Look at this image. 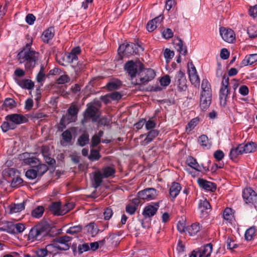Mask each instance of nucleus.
I'll use <instances>...</instances> for the list:
<instances>
[{"mask_svg":"<svg viewBox=\"0 0 257 257\" xmlns=\"http://www.w3.org/2000/svg\"><path fill=\"white\" fill-rule=\"evenodd\" d=\"M27 41L22 50L18 54L17 57L20 63L24 64L27 71H31L35 67L39 60L40 54L32 49L33 38L27 36Z\"/></svg>","mask_w":257,"mask_h":257,"instance_id":"1","label":"nucleus"},{"mask_svg":"<svg viewBox=\"0 0 257 257\" xmlns=\"http://www.w3.org/2000/svg\"><path fill=\"white\" fill-rule=\"evenodd\" d=\"M139 49L142 51L144 49L140 45L133 43L122 44L118 49V54L122 58L123 57H128L139 52Z\"/></svg>","mask_w":257,"mask_h":257,"instance_id":"2","label":"nucleus"},{"mask_svg":"<svg viewBox=\"0 0 257 257\" xmlns=\"http://www.w3.org/2000/svg\"><path fill=\"white\" fill-rule=\"evenodd\" d=\"M47 226L43 224H38L30 230L28 238L32 241L41 240L48 234Z\"/></svg>","mask_w":257,"mask_h":257,"instance_id":"3","label":"nucleus"},{"mask_svg":"<svg viewBox=\"0 0 257 257\" xmlns=\"http://www.w3.org/2000/svg\"><path fill=\"white\" fill-rule=\"evenodd\" d=\"M156 75L155 71L152 69H145L144 66L138 74V76L133 84L141 85L148 83L153 79Z\"/></svg>","mask_w":257,"mask_h":257,"instance_id":"4","label":"nucleus"},{"mask_svg":"<svg viewBox=\"0 0 257 257\" xmlns=\"http://www.w3.org/2000/svg\"><path fill=\"white\" fill-rule=\"evenodd\" d=\"M143 64L140 61L134 62L129 61L124 65V69L131 77L132 83L135 82L134 79L137 78L138 74L143 68Z\"/></svg>","mask_w":257,"mask_h":257,"instance_id":"5","label":"nucleus"},{"mask_svg":"<svg viewBox=\"0 0 257 257\" xmlns=\"http://www.w3.org/2000/svg\"><path fill=\"white\" fill-rule=\"evenodd\" d=\"M229 78L223 76L221 83V86L219 90V99L220 105L225 107L227 104V100L228 98L229 90L228 88Z\"/></svg>","mask_w":257,"mask_h":257,"instance_id":"6","label":"nucleus"},{"mask_svg":"<svg viewBox=\"0 0 257 257\" xmlns=\"http://www.w3.org/2000/svg\"><path fill=\"white\" fill-rule=\"evenodd\" d=\"M99 116V109L93 105H88L85 111L84 118L82 120L81 123L84 124L90 118H92L93 121L95 122L97 121Z\"/></svg>","mask_w":257,"mask_h":257,"instance_id":"7","label":"nucleus"},{"mask_svg":"<svg viewBox=\"0 0 257 257\" xmlns=\"http://www.w3.org/2000/svg\"><path fill=\"white\" fill-rule=\"evenodd\" d=\"M71 239V237L69 236L64 235L57 237L53 241L59 251L67 250L70 248L71 244L70 242Z\"/></svg>","mask_w":257,"mask_h":257,"instance_id":"8","label":"nucleus"},{"mask_svg":"<svg viewBox=\"0 0 257 257\" xmlns=\"http://www.w3.org/2000/svg\"><path fill=\"white\" fill-rule=\"evenodd\" d=\"M187 82L184 72L181 70L178 71L175 77V84L177 86L179 91H185L187 90Z\"/></svg>","mask_w":257,"mask_h":257,"instance_id":"9","label":"nucleus"},{"mask_svg":"<svg viewBox=\"0 0 257 257\" xmlns=\"http://www.w3.org/2000/svg\"><path fill=\"white\" fill-rule=\"evenodd\" d=\"M140 199L150 200L155 199L157 196V190L153 188H148L140 191L138 193Z\"/></svg>","mask_w":257,"mask_h":257,"instance_id":"10","label":"nucleus"},{"mask_svg":"<svg viewBox=\"0 0 257 257\" xmlns=\"http://www.w3.org/2000/svg\"><path fill=\"white\" fill-rule=\"evenodd\" d=\"M5 119L7 121H10L15 128L17 125L25 123L28 121V118L25 116L18 113L9 114L6 116Z\"/></svg>","mask_w":257,"mask_h":257,"instance_id":"11","label":"nucleus"},{"mask_svg":"<svg viewBox=\"0 0 257 257\" xmlns=\"http://www.w3.org/2000/svg\"><path fill=\"white\" fill-rule=\"evenodd\" d=\"M242 197L246 203L253 204L257 202V194L250 188L243 190Z\"/></svg>","mask_w":257,"mask_h":257,"instance_id":"12","label":"nucleus"},{"mask_svg":"<svg viewBox=\"0 0 257 257\" xmlns=\"http://www.w3.org/2000/svg\"><path fill=\"white\" fill-rule=\"evenodd\" d=\"M220 34L222 38L228 43H232L235 39V34L233 30L221 27L220 28Z\"/></svg>","mask_w":257,"mask_h":257,"instance_id":"13","label":"nucleus"},{"mask_svg":"<svg viewBox=\"0 0 257 257\" xmlns=\"http://www.w3.org/2000/svg\"><path fill=\"white\" fill-rule=\"evenodd\" d=\"M197 183L200 187L206 191L214 192L216 189V185L215 183L203 179L198 178Z\"/></svg>","mask_w":257,"mask_h":257,"instance_id":"14","label":"nucleus"},{"mask_svg":"<svg viewBox=\"0 0 257 257\" xmlns=\"http://www.w3.org/2000/svg\"><path fill=\"white\" fill-rule=\"evenodd\" d=\"M20 158L23 161L24 164L31 166L32 167H35L38 164L39 161L36 158L32 156L29 153H25L20 155Z\"/></svg>","mask_w":257,"mask_h":257,"instance_id":"15","label":"nucleus"},{"mask_svg":"<svg viewBox=\"0 0 257 257\" xmlns=\"http://www.w3.org/2000/svg\"><path fill=\"white\" fill-rule=\"evenodd\" d=\"M159 207L158 203H156L155 205H147L144 208L142 214L145 218H150L156 213Z\"/></svg>","mask_w":257,"mask_h":257,"instance_id":"16","label":"nucleus"},{"mask_svg":"<svg viewBox=\"0 0 257 257\" xmlns=\"http://www.w3.org/2000/svg\"><path fill=\"white\" fill-rule=\"evenodd\" d=\"M164 17L162 14H160L158 17H156L154 19L149 21L147 25V29L149 32H153L161 24Z\"/></svg>","mask_w":257,"mask_h":257,"instance_id":"17","label":"nucleus"},{"mask_svg":"<svg viewBox=\"0 0 257 257\" xmlns=\"http://www.w3.org/2000/svg\"><path fill=\"white\" fill-rule=\"evenodd\" d=\"M81 49L79 47H76L72 49L67 56V61L72 64H75L78 61V55L80 54Z\"/></svg>","mask_w":257,"mask_h":257,"instance_id":"18","label":"nucleus"},{"mask_svg":"<svg viewBox=\"0 0 257 257\" xmlns=\"http://www.w3.org/2000/svg\"><path fill=\"white\" fill-rule=\"evenodd\" d=\"M62 140L60 141L61 145L63 147L71 145L72 135L69 130L65 131L61 135Z\"/></svg>","mask_w":257,"mask_h":257,"instance_id":"19","label":"nucleus"},{"mask_svg":"<svg viewBox=\"0 0 257 257\" xmlns=\"http://www.w3.org/2000/svg\"><path fill=\"white\" fill-rule=\"evenodd\" d=\"M212 94H201L200 106L202 110H206L211 102Z\"/></svg>","mask_w":257,"mask_h":257,"instance_id":"20","label":"nucleus"},{"mask_svg":"<svg viewBox=\"0 0 257 257\" xmlns=\"http://www.w3.org/2000/svg\"><path fill=\"white\" fill-rule=\"evenodd\" d=\"M17 83L22 88L28 90L32 89L34 87V83L30 79H16Z\"/></svg>","mask_w":257,"mask_h":257,"instance_id":"21","label":"nucleus"},{"mask_svg":"<svg viewBox=\"0 0 257 257\" xmlns=\"http://www.w3.org/2000/svg\"><path fill=\"white\" fill-rule=\"evenodd\" d=\"M159 135V131L156 130L150 131L146 138L141 142V145L146 146L151 143Z\"/></svg>","mask_w":257,"mask_h":257,"instance_id":"22","label":"nucleus"},{"mask_svg":"<svg viewBox=\"0 0 257 257\" xmlns=\"http://www.w3.org/2000/svg\"><path fill=\"white\" fill-rule=\"evenodd\" d=\"M8 227L9 232L12 233H22L25 229V224L21 223L10 224Z\"/></svg>","mask_w":257,"mask_h":257,"instance_id":"23","label":"nucleus"},{"mask_svg":"<svg viewBox=\"0 0 257 257\" xmlns=\"http://www.w3.org/2000/svg\"><path fill=\"white\" fill-rule=\"evenodd\" d=\"M186 163L189 167L196 171L198 172L201 171V168L203 166L201 165H199L196 159L193 157L189 156L186 159Z\"/></svg>","mask_w":257,"mask_h":257,"instance_id":"24","label":"nucleus"},{"mask_svg":"<svg viewBox=\"0 0 257 257\" xmlns=\"http://www.w3.org/2000/svg\"><path fill=\"white\" fill-rule=\"evenodd\" d=\"M242 144L239 145L237 147L232 148L229 153V157L230 159L235 161L240 155L243 154Z\"/></svg>","mask_w":257,"mask_h":257,"instance_id":"25","label":"nucleus"},{"mask_svg":"<svg viewBox=\"0 0 257 257\" xmlns=\"http://www.w3.org/2000/svg\"><path fill=\"white\" fill-rule=\"evenodd\" d=\"M212 251V244L211 243H207L204 245L199 249L200 255L202 257H208L210 255Z\"/></svg>","mask_w":257,"mask_h":257,"instance_id":"26","label":"nucleus"},{"mask_svg":"<svg viewBox=\"0 0 257 257\" xmlns=\"http://www.w3.org/2000/svg\"><path fill=\"white\" fill-rule=\"evenodd\" d=\"M54 36V29L53 27H50L43 33L42 39L45 43H48Z\"/></svg>","mask_w":257,"mask_h":257,"instance_id":"27","label":"nucleus"},{"mask_svg":"<svg viewBox=\"0 0 257 257\" xmlns=\"http://www.w3.org/2000/svg\"><path fill=\"white\" fill-rule=\"evenodd\" d=\"M181 189V185L177 182H173L170 188L169 194L173 199L175 198L179 194Z\"/></svg>","mask_w":257,"mask_h":257,"instance_id":"28","label":"nucleus"},{"mask_svg":"<svg viewBox=\"0 0 257 257\" xmlns=\"http://www.w3.org/2000/svg\"><path fill=\"white\" fill-rule=\"evenodd\" d=\"M99 171L102 174L104 178H107L114 176L115 173V169L110 166H106L102 168Z\"/></svg>","mask_w":257,"mask_h":257,"instance_id":"29","label":"nucleus"},{"mask_svg":"<svg viewBox=\"0 0 257 257\" xmlns=\"http://www.w3.org/2000/svg\"><path fill=\"white\" fill-rule=\"evenodd\" d=\"M242 150L244 153H250L255 151L257 145L252 142H248L245 145L242 144Z\"/></svg>","mask_w":257,"mask_h":257,"instance_id":"30","label":"nucleus"},{"mask_svg":"<svg viewBox=\"0 0 257 257\" xmlns=\"http://www.w3.org/2000/svg\"><path fill=\"white\" fill-rule=\"evenodd\" d=\"M45 247L48 254L51 255L52 257L58 253L60 251L53 241H52L51 243L47 245Z\"/></svg>","mask_w":257,"mask_h":257,"instance_id":"31","label":"nucleus"},{"mask_svg":"<svg viewBox=\"0 0 257 257\" xmlns=\"http://www.w3.org/2000/svg\"><path fill=\"white\" fill-rule=\"evenodd\" d=\"M257 61V54H252L246 56L242 60L241 63L244 66L251 65Z\"/></svg>","mask_w":257,"mask_h":257,"instance_id":"32","label":"nucleus"},{"mask_svg":"<svg viewBox=\"0 0 257 257\" xmlns=\"http://www.w3.org/2000/svg\"><path fill=\"white\" fill-rule=\"evenodd\" d=\"M200 227L199 223H193L191 225L187 226L186 228V231L190 235H194L200 231Z\"/></svg>","mask_w":257,"mask_h":257,"instance_id":"33","label":"nucleus"},{"mask_svg":"<svg viewBox=\"0 0 257 257\" xmlns=\"http://www.w3.org/2000/svg\"><path fill=\"white\" fill-rule=\"evenodd\" d=\"M198 143L203 148L209 149L211 146V142L209 141L206 135H202L199 137Z\"/></svg>","mask_w":257,"mask_h":257,"instance_id":"34","label":"nucleus"},{"mask_svg":"<svg viewBox=\"0 0 257 257\" xmlns=\"http://www.w3.org/2000/svg\"><path fill=\"white\" fill-rule=\"evenodd\" d=\"M211 206L209 202L206 199H200L198 203V209L203 213L205 211L210 209Z\"/></svg>","mask_w":257,"mask_h":257,"instance_id":"35","label":"nucleus"},{"mask_svg":"<svg viewBox=\"0 0 257 257\" xmlns=\"http://www.w3.org/2000/svg\"><path fill=\"white\" fill-rule=\"evenodd\" d=\"M104 178L102 174L99 171H97L93 176V186L95 188L98 187L102 182V179Z\"/></svg>","mask_w":257,"mask_h":257,"instance_id":"36","label":"nucleus"},{"mask_svg":"<svg viewBox=\"0 0 257 257\" xmlns=\"http://www.w3.org/2000/svg\"><path fill=\"white\" fill-rule=\"evenodd\" d=\"M38 177L42 176L48 170V167L45 164H40L39 162L34 167Z\"/></svg>","mask_w":257,"mask_h":257,"instance_id":"37","label":"nucleus"},{"mask_svg":"<svg viewBox=\"0 0 257 257\" xmlns=\"http://www.w3.org/2000/svg\"><path fill=\"white\" fill-rule=\"evenodd\" d=\"M61 203L59 202H53L49 206V209L54 215H60Z\"/></svg>","mask_w":257,"mask_h":257,"instance_id":"38","label":"nucleus"},{"mask_svg":"<svg viewBox=\"0 0 257 257\" xmlns=\"http://www.w3.org/2000/svg\"><path fill=\"white\" fill-rule=\"evenodd\" d=\"M44 212V207L42 206H38L32 211L31 215L33 217L39 218L42 217Z\"/></svg>","mask_w":257,"mask_h":257,"instance_id":"39","label":"nucleus"},{"mask_svg":"<svg viewBox=\"0 0 257 257\" xmlns=\"http://www.w3.org/2000/svg\"><path fill=\"white\" fill-rule=\"evenodd\" d=\"M201 88L202 89V91L201 92L202 94H212L210 84L207 80H203L201 84Z\"/></svg>","mask_w":257,"mask_h":257,"instance_id":"40","label":"nucleus"},{"mask_svg":"<svg viewBox=\"0 0 257 257\" xmlns=\"http://www.w3.org/2000/svg\"><path fill=\"white\" fill-rule=\"evenodd\" d=\"M86 227L87 228L88 232H89L92 236H95L99 231H100V229L97 228V226L94 222L90 223L86 226Z\"/></svg>","mask_w":257,"mask_h":257,"instance_id":"41","label":"nucleus"},{"mask_svg":"<svg viewBox=\"0 0 257 257\" xmlns=\"http://www.w3.org/2000/svg\"><path fill=\"white\" fill-rule=\"evenodd\" d=\"M25 208L24 203L14 204L11 205L10 207V213H14L21 212Z\"/></svg>","mask_w":257,"mask_h":257,"instance_id":"42","label":"nucleus"},{"mask_svg":"<svg viewBox=\"0 0 257 257\" xmlns=\"http://www.w3.org/2000/svg\"><path fill=\"white\" fill-rule=\"evenodd\" d=\"M199 122V119L197 117L192 119L187 124L186 126V131L190 132L197 125Z\"/></svg>","mask_w":257,"mask_h":257,"instance_id":"43","label":"nucleus"},{"mask_svg":"<svg viewBox=\"0 0 257 257\" xmlns=\"http://www.w3.org/2000/svg\"><path fill=\"white\" fill-rule=\"evenodd\" d=\"M19 174L18 171L14 168H8L5 171V175L8 177L10 179H13V178L16 177Z\"/></svg>","mask_w":257,"mask_h":257,"instance_id":"44","label":"nucleus"},{"mask_svg":"<svg viewBox=\"0 0 257 257\" xmlns=\"http://www.w3.org/2000/svg\"><path fill=\"white\" fill-rule=\"evenodd\" d=\"M89 136L87 134H82L78 139L77 143L79 146L83 147L88 144L89 142Z\"/></svg>","mask_w":257,"mask_h":257,"instance_id":"45","label":"nucleus"},{"mask_svg":"<svg viewBox=\"0 0 257 257\" xmlns=\"http://www.w3.org/2000/svg\"><path fill=\"white\" fill-rule=\"evenodd\" d=\"M247 33L251 38L257 37V26L252 25L247 28Z\"/></svg>","mask_w":257,"mask_h":257,"instance_id":"46","label":"nucleus"},{"mask_svg":"<svg viewBox=\"0 0 257 257\" xmlns=\"http://www.w3.org/2000/svg\"><path fill=\"white\" fill-rule=\"evenodd\" d=\"M176 45L178 47V51L179 52L180 54L185 55L187 53V50L186 47L184 45L183 41L180 39L179 40Z\"/></svg>","mask_w":257,"mask_h":257,"instance_id":"47","label":"nucleus"},{"mask_svg":"<svg viewBox=\"0 0 257 257\" xmlns=\"http://www.w3.org/2000/svg\"><path fill=\"white\" fill-rule=\"evenodd\" d=\"M121 85V82L119 80H114L109 82L107 84V87L109 90L116 89Z\"/></svg>","mask_w":257,"mask_h":257,"instance_id":"48","label":"nucleus"},{"mask_svg":"<svg viewBox=\"0 0 257 257\" xmlns=\"http://www.w3.org/2000/svg\"><path fill=\"white\" fill-rule=\"evenodd\" d=\"M255 232V229L253 227H251L247 229L244 234L245 238L247 240H250L253 236L254 235Z\"/></svg>","mask_w":257,"mask_h":257,"instance_id":"49","label":"nucleus"},{"mask_svg":"<svg viewBox=\"0 0 257 257\" xmlns=\"http://www.w3.org/2000/svg\"><path fill=\"white\" fill-rule=\"evenodd\" d=\"M223 218L227 221H231L232 219V210L231 208H226L223 213Z\"/></svg>","mask_w":257,"mask_h":257,"instance_id":"50","label":"nucleus"},{"mask_svg":"<svg viewBox=\"0 0 257 257\" xmlns=\"http://www.w3.org/2000/svg\"><path fill=\"white\" fill-rule=\"evenodd\" d=\"M23 182V180L20 178L18 175L13 178L11 181V186L12 187H19L21 186Z\"/></svg>","mask_w":257,"mask_h":257,"instance_id":"51","label":"nucleus"},{"mask_svg":"<svg viewBox=\"0 0 257 257\" xmlns=\"http://www.w3.org/2000/svg\"><path fill=\"white\" fill-rule=\"evenodd\" d=\"M37 81L38 83H41V85H43V82L45 80V74L44 72V68L43 67H41L39 72L36 77Z\"/></svg>","mask_w":257,"mask_h":257,"instance_id":"52","label":"nucleus"},{"mask_svg":"<svg viewBox=\"0 0 257 257\" xmlns=\"http://www.w3.org/2000/svg\"><path fill=\"white\" fill-rule=\"evenodd\" d=\"M1 128L4 132H7L10 130L15 129V127L11 124L10 121L7 120L3 122L1 125Z\"/></svg>","mask_w":257,"mask_h":257,"instance_id":"53","label":"nucleus"},{"mask_svg":"<svg viewBox=\"0 0 257 257\" xmlns=\"http://www.w3.org/2000/svg\"><path fill=\"white\" fill-rule=\"evenodd\" d=\"M25 175L27 178L31 180L34 179L38 177L37 172L34 167H33V169L27 171Z\"/></svg>","mask_w":257,"mask_h":257,"instance_id":"54","label":"nucleus"},{"mask_svg":"<svg viewBox=\"0 0 257 257\" xmlns=\"http://www.w3.org/2000/svg\"><path fill=\"white\" fill-rule=\"evenodd\" d=\"M78 112V109L76 105H71L68 109V117H74L76 116ZM67 116V115H66Z\"/></svg>","mask_w":257,"mask_h":257,"instance_id":"55","label":"nucleus"},{"mask_svg":"<svg viewBox=\"0 0 257 257\" xmlns=\"http://www.w3.org/2000/svg\"><path fill=\"white\" fill-rule=\"evenodd\" d=\"M69 77L66 74L61 75L57 80L56 82L58 84H64L70 81Z\"/></svg>","mask_w":257,"mask_h":257,"instance_id":"56","label":"nucleus"},{"mask_svg":"<svg viewBox=\"0 0 257 257\" xmlns=\"http://www.w3.org/2000/svg\"><path fill=\"white\" fill-rule=\"evenodd\" d=\"M100 155L99 154V152L96 150H92L90 152V154L89 157V159L92 161H96L98 160L100 158Z\"/></svg>","mask_w":257,"mask_h":257,"instance_id":"57","label":"nucleus"},{"mask_svg":"<svg viewBox=\"0 0 257 257\" xmlns=\"http://www.w3.org/2000/svg\"><path fill=\"white\" fill-rule=\"evenodd\" d=\"M82 230L81 226H74L70 227L67 230L66 233L71 234H74L75 233H77L79 232Z\"/></svg>","mask_w":257,"mask_h":257,"instance_id":"58","label":"nucleus"},{"mask_svg":"<svg viewBox=\"0 0 257 257\" xmlns=\"http://www.w3.org/2000/svg\"><path fill=\"white\" fill-rule=\"evenodd\" d=\"M164 56L167 62L169 60L171 59L174 56V52L173 51H171L169 49H166L164 52Z\"/></svg>","mask_w":257,"mask_h":257,"instance_id":"59","label":"nucleus"},{"mask_svg":"<svg viewBox=\"0 0 257 257\" xmlns=\"http://www.w3.org/2000/svg\"><path fill=\"white\" fill-rule=\"evenodd\" d=\"M226 248L229 249L235 248L237 246V244L234 243V241L230 237H228L226 241Z\"/></svg>","mask_w":257,"mask_h":257,"instance_id":"60","label":"nucleus"},{"mask_svg":"<svg viewBox=\"0 0 257 257\" xmlns=\"http://www.w3.org/2000/svg\"><path fill=\"white\" fill-rule=\"evenodd\" d=\"M72 66L74 68L76 73H78L84 68L85 64L80 62H77L76 65L74 64L72 65Z\"/></svg>","mask_w":257,"mask_h":257,"instance_id":"61","label":"nucleus"},{"mask_svg":"<svg viewBox=\"0 0 257 257\" xmlns=\"http://www.w3.org/2000/svg\"><path fill=\"white\" fill-rule=\"evenodd\" d=\"M4 105L7 107L12 108L15 107V101L12 98H7L5 100Z\"/></svg>","mask_w":257,"mask_h":257,"instance_id":"62","label":"nucleus"},{"mask_svg":"<svg viewBox=\"0 0 257 257\" xmlns=\"http://www.w3.org/2000/svg\"><path fill=\"white\" fill-rule=\"evenodd\" d=\"M145 128L147 130H154V128L156 127V122L152 120H149L148 121L146 120V123H145Z\"/></svg>","mask_w":257,"mask_h":257,"instance_id":"63","label":"nucleus"},{"mask_svg":"<svg viewBox=\"0 0 257 257\" xmlns=\"http://www.w3.org/2000/svg\"><path fill=\"white\" fill-rule=\"evenodd\" d=\"M113 215V211L109 207L106 208L103 212L104 218L105 220H109Z\"/></svg>","mask_w":257,"mask_h":257,"instance_id":"64","label":"nucleus"}]
</instances>
